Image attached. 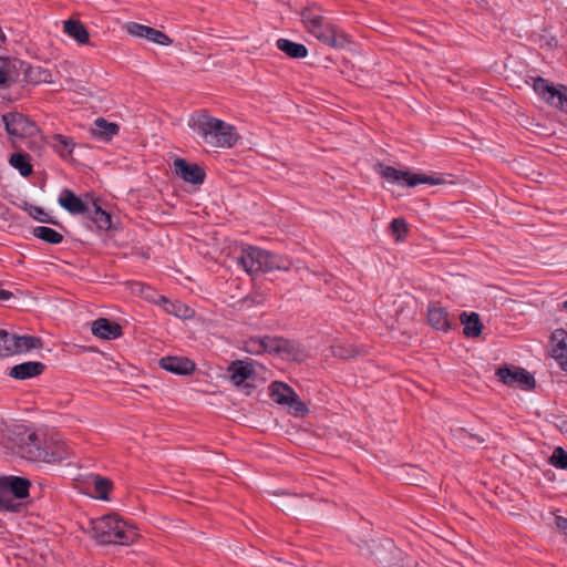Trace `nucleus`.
I'll list each match as a JSON object with an SVG mask.
<instances>
[{"label": "nucleus", "instance_id": "1", "mask_svg": "<svg viewBox=\"0 0 567 567\" xmlns=\"http://www.w3.org/2000/svg\"><path fill=\"white\" fill-rule=\"evenodd\" d=\"M188 126L206 144L214 147L231 148L238 141L235 126L210 116L206 111L192 114Z\"/></svg>", "mask_w": 567, "mask_h": 567}, {"label": "nucleus", "instance_id": "2", "mask_svg": "<svg viewBox=\"0 0 567 567\" xmlns=\"http://www.w3.org/2000/svg\"><path fill=\"white\" fill-rule=\"evenodd\" d=\"M92 537L102 545H130L137 537L135 528L116 515H105L91 520Z\"/></svg>", "mask_w": 567, "mask_h": 567}, {"label": "nucleus", "instance_id": "3", "mask_svg": "<svg viewBox=\"0 0 567 567\" xmlns=\"http://www.w3.org/2000/svg\"><path fill=\"white\" fill-rule=\"evenodd\" d=\"M306 30L331 49L341 50L352 43L351 37L342 29L331 23L326 17L310 24Z\"/></svg>", "mask_w": 567, "mask_h": 567}, {"label": "nucleus", "instance_id": "4", "mask_svg": "<svg viewBox=\"0 0 567 567\" xmlns=\"http://www.w3.org/2000/svg\"><path fill=\"white\" fill-rule=\"evenodd\" d=\"M10 64L14 68V80L10 81L6 85H1V89H7L12 86L13 84L21 81V75H23V81L31 84H40V83H51L52 82V73L40 65H31L30 63L19 60V59H10Z\"/></svg>", "mask_w": 567, "mask_h": 567}, {"label": "nucleus", "instance_id": "5", "mask_svg": "<svg viewBox=\"0 0 567 567\" xmlns=\"http://www.w3.org/2000/svg\"><path fill=\"white\" fill-rule=\"evenodd\" d=\"M495 375L509 388H519L520 390H535L536 388L534 375L518 365L504 363L496 369Z\"/></svg>", "mask_w": 567, "mask_h": 567}, {"label": "nucleus", "instance_id": "6", "mask_svg": "<svg viewBox=\"0 0 567 567\" xmlns=\"http://www.w3.org/2000/svg\"><path fill=\"white\" fill-rule=\"evenodd\" d=\"M533 89L548 105L567 113V86H556L543 76H537L534 79Z\"/></svg>", "mask_w": 567, "mask_h": 567}, {"label": "nucleus", "instance_id": "7", "mask_svg": "<svg viewBox=\"0 0 567 567\" xmlns=\"http://www.w3.org/2000/svg\"><path fill=\"white\" fill-rule=\"evenodd\" d=\"M270 355L285 361L303 362L308 358V351L296 340L272 336Z\"/></svg>", "mask_w": 567, "mask_h": 567}, {"label": "nucleus", "instance_id": "8", "mask_svg": "<svg viewBox=\"0 0 567 567\" xmlns=\"http://www.w3.org/2000/svg\"><path fill=\"white\" fill-rule=\"evenodd\" d=\"M236 259L245 272L249 276H257L264 274L266 249L248 244L241 245Z\"/></svg>", "mask_w": 567, "mask_h": 567}, {"label": "nucleus", "instance_id": "9", "mask_svg": "<svg viewBox=\"0 0 567 567\" xmlns=\"http://www.w3.org/2000/svg\"><path fill=\"white\" fill-rule=\"evenodd\" d=\"M2 122L8 135L23 138L34 135L39 128L37 124L20 112H8L2 115Z\"/></svg>", "mask_w": 567, "mask_h": 567}, {"label": "nucleus", "instance_id": "10", "mask_svg": "<svg viewBox=\"0 0 567 567\" xmlns=\"http://www.w3.org/2000/svg\"><path fill=\"white\" fill-rule=\"evenodd\" d=\"M378 173L388 183L399 186L414 187L420 184H425L424 174H413L410 172L400 171L393 166L382 163L378 165Z\"/></svg>", "mask_w": 567, "mask_h": 567}, {"label": "nucleus", "instance_id": "11", "mask_svg": "<svg viewBox=\"0 0 567 567\" xmlns=\"http://www.w3.org/2000/svg\"><path fill=\"white\" fill-rule=\"evenodd\" d=\"M258 369H262V365L252 359L235 360L228 365L227 375L235 386H239L248 380H255Z\"/></svg>", "mask_w": 567, "mask_h": 567}, {"label": "nucleus", "instance_id": "12", "mask_svg": "<svg viewBox=\"0 0 567 567\" xmlns=\"http://www.w3.org/2000/svg\"><path fill=\"white\" fill-rule=\"evenodd\" d=\"M19 449L24 457L33 461H41L47 457L48 451L43 450V435L37 431L27 430L24 433H19Z\"/></svg>", "mask_w": 567, "mask_h": 567}, {"label": "nucleus", "instance_id": "13", "mask_svg": "<svg viewBox=\"0 0 567 567\" xmlns=\"http://www.w3.org/2000/svg\"><path fill=\"white\" fill-rule=\"evenodd\" d=\"M173 167L175 174L185 183L202 185L205 182L206 172L199 164L177 157L173 162Z\"/></svg>", "mask_w": 567, "mask_h": 567}, {"label": "nucleus", "instance_id": "14", "mask_svg": "<svg viewBox=\"0 0 567 567\" xmlns=\"http://www.w3.org/2000/svg\"><path fill=\"white\" fill-rule=\"evenodd\" d=\"M58 204L70 215H82L85 217L86 213H89L91 198H86L84 196L83 199L81 196H78L72 189L63 188L58 197Z\"/></svg>", "mask_w": 567, "mask_h": 567}, {"label": "nucleus", "instance_id": "15", "mask_svg": "<svg viewBox=\"0 0 567 567\" xmlns=\"http://www.w3.org/2000/svg\"><path fill=\"white\" fill-rule=\"evenodd\" d=\"M126 31L133 37L146 39L150 42L163 47H167L173 43V40L161 30L137 22H128L126 24Z\"/></svg>", "mask_w": 567, "mask_h": 567}, {"label": "nucleus", "instance_id": "16", "mask_svg": "<svg viewBox=\"0 0 567 567\" xmlns=\"http://www.w3.org/2000/svg\"><path fill=\"white\" fill-rule=\"evenodd\" d=\"M86 198H91V205L89 213L85 215V219L92 223L95 228L100 231H110L113 229L112 216L110 213L104 210L100 204L99 198H95L92 194L86 193Z\"/></svg>", "mask_w": 567, "mask_h": 567}, {"label": "nucleus", "instance_id": "17", "mask_svg": "<svg viewBox=\"0 0 567 567\" xmlns=\"http://www.w3.org/2000/svg\"><path fill=\"white\" fill-rule=\"evenodd\" d=\"M427 326L441 332H449L457 327L446 308L436 306L435 303L427 305Z\"/></svg>", "mask_w": 567, "mask_h": 567}, {"label": "nucleus", "instance_id": "18", "mask_svg": "<svg viewBox=\"0 0 567 567\" xmlns=\"http://www.w3.org/2000/svg\"><path fill=\"white\" fill-rule=\"evenodd\" d=\"M269 395L275 403L286 406L295 416L302 417L309 412L306 402L299 399L297 392H269Z\"/></svg>", "mask_w": 567, "mask_h": 567}, {"label": "nucleus", "instance_id": "19", "mask_svg": "<svg viewBox=\"0 0 567 567\" xmlns=\"http://www.w3.org/2000/svg\"><path fill=\"white\" fill-rule=\"evenodd\" d=\"M43 450L48 451L49 454L41 458L43 462L62 461L71 454L70 446L63 440L47 434H43Z\"/></svg>", "mask_w": 567, "mask_h": 567}, {"label": "nucleus", "instance_id": "20", "mask_svg": "<svg viewBox=\"0 0 567 567\" xmlns=\"http://www.w3.org/2000/svg\"><path fill=\"white\" fill-rule=\"evenodd\" d=\"M158 364L162 369L177 375L190 374L196 368L195 362L187 357L177 355L163 357L159 359Z\"/></svg>", "mask_w": 567, "mask_h": 567}, {"label": "nucleus", "instance_id": "21", "mask_svg": "<svg viewBox=\"0 0 567 567\" xmlns=\"http://www.w3.org/2000/svg\"><path fill=\"white\" fill-rule=\"evenodd\" d=\"M92 334L103 340H115L123 334L122 326L107 318H97L91 324Z\"/></svg>", "mask_w": 567, "mask_h": 567}, {"label": "nucleus", "instance_id": "22", "mask_svg": "<svg viewBox=\"0 0 567 567\" xmlns=\"http://www.w3.org/2000/svg\"><path fill=\"white\" fill-rule=\"evenodd\" d=\"M550 341L554 346L553 357L560 368L567 372V330L563 328L554 330Z\"/></svg>", "mask_w": 567, "mask_h": 567}, {"label": "nucleus", "instance_id": "23", "mask_svg": "<svg viewBox=\"0 0 567 567\" xmlns=\"http://www.w3.org/2000/svg\"><path fill=\"white\" fill-rule=\"evenodd\" d=\"M45 368L40 361H25L10 368L8 374L16 380H28L42 374Z\"/></svg>", "mask_w": 567, "mask_h": 567}, {"label": "nucleus", "instance_id": "24", "mask_svg": "<svg viewBox=\"0 0 567 567\" xmlns=\"http://www.w3.org/2000/svg\"><path fill=\"white\" fill-rule=\"evenodd\" d=\"M48 145L62 158L63 161H72V154L78 145L73 137L63 134H53L48 141Z\"/></svg>", "mask_w": 567, "mask_h": 567}, {"label": "nucleus", "instance_id": "25", "mask_svg": "<svg viewBox=\"0 0 567 567\" xmlns=\"http://www.w3.org/2000/svg\"><path fill=\"white\" fill-rule=\"evenodd\" d=\"M156 303L162 306L168 315H173L179 319H190L195 313L186 303L179 300H171L165 296H159Z\"/></svg>", "mask_w": 567, "mask_h": 567}, {"label": "nucleus", "instance_id": "26", "mask_svg": "<svg viewBox=\"0 0 567 567\" xmlns=\"http://www.w3.org/2000/svg\"><path fill=\"white\" fill-rule=\"evenodd\" d=\"M1 486H6L10 495L14 498H25L29 496L31 483L28 478L19 476H8L1 478Z\"/></svg>", "mask_w": 567, "mask_h": 567}, {"label": "nucleus", "instance_id": "27", "mask_svg": "<svg viewBox=\"0 0 567 567\" xmlns=\"http://www.w3.org/2000/svg\"><path fill=\"white\" fill-rule=\"evenodd\" d=\"M292 266L293 262L288 256L266 250L264 274L272 271H289Z\"/></svg>", "mask_w": 567, "mask_h": 567}, {"label": "nucleus", "instance_id": "28", "mask_svg": "<svg viewBox=\"0 0 567 567\" xmlns=\"http://www.w3.org/2000/svg\"><path fill=\"white\" fill-rule=\"evenodd\" d=\"M461 323L463 324V334L467 338H477L482 334L483 331V322L477 312L463 311L460 315Z\"/></svg>", "mask_w": 567, "mask_h": 567}, {"label": "nucleus", "instance_id": "29", "mask_svg": "<svg viewBox=\"0 0 567 567\" xmlns=\"http://www.w3.org/2000/svg\"><path fill=\"white\" fill-rule=\"evenodd\" d=\"M272 336H254L244 341V350L252 355L270 354Z\"/></svg>", "mask_w": 567, "mask_h": 567}, {"label": "nucleus", "instance_id": "30", "mask_svg": "<svg viewBox=\"0 0 567 567\" xmlns=\"http://www.w3.org/2000/svg\"><path fill=\"white\" fill-rule=\"evenodd\" d=\"M90 132L92 136L107 142L118 134L120 126L116 123L106 121L104 117H97Z\"/></svg>", "mask_w": 567, "mask_h": 567}, {"label": "nucleus", "instance_id": "31", "mask_svg": "<svg viewBox=\"0 0 567 567\" xmlns=\"http://www.w3.org/2000/svg\"><path fill=\"white\" fill-rule=\"evenodd\" d=\"M276 47L291 59H302L308 55V49L305 44L293 42L289 39H278L276 41Z\"/></svg>", "mask_w": 567, "mask_h": 567}, {"label": "nucleus", "instance_id": "32", "mask_svg": "<svg viewBox=\"0 0 567 567\" xmlns=\"http://www.w3.org/2000/svg\"><path fill=\"white\" fill-rule=\"evenodd\" d=\"M64 32L79 44H86L90 41V34L85 25L79 20H68L64 22Z\"/></svg>", "mask_w": 567, "mask_h": 567}, {"label": "nucleus", "instance_id": "33", "mask_svg": "<svg viewBox=\"0 0 567 567\" xmlns=\"http://www.w3.org/2000/svg\"><path fill=\"white\" fill-rule=\"evenodd\" d=\"M323 8L318 2H309L300 10L301 22L306 28L324 18Z\"/></svg>", "mask_w": 567, "mask_h": 567}, {"label": "nucleus", "instance_id": "34", "mask_svg": "<svg viewBox=\"0 0 567 567\" xmlns=\"http://www.w3.org/2000/svg\"><path fill=\"white\" fill-rule=\"evenodd\" d=\"M32 235L50 245H59L63 241V235L48 226H37L32 229Z\"/></svg>", "mask_w": 567, "mask_h": 567}, {"label": "nucleus", "instance_id": "35", "mask_svg": "<svg viewBox=\"0 0 567 567\" xmlns=\"http://www.w3.org/2000/svg\"><path fill=\"white\" fill-rule=\"evenodd\" d=\"M9 163L12 167L18 169L23 177L30 176L33 172L30 157L25 153H13L10 156Z\"/></svg>", "mask_w": 567, "mask_h": 567}, {"label": "nucleus", "instance_id": "36", "mask_svg": "<svg viewBox=\"0 0 567 567\" xmlns=\"http://www.w3.org/2000/svg\"><path fill=\"white\" fill-rule=\"evenodd\" d=\"M457 184V176L451 173L427 172V186H453Z\"/></svg>", "mask_w": 567, "mask_h": 567}, {"label": "nucleus", "instance_id": "37", "mask_svg": "<svg viewBox=\"0 0 567 567\" xmlns=\"http://www.w3.org/2000/svg\"><path fill=\"white\" fill-rule=\"evenodd\" d=\"M16 354V333L0 329V358Z\"/></svg>", "mask_w": 567, "mask_h": 567}, {"label": "nucleus", "instance_id": "38", "mask_svg": "<svg viewBox=\"0 0 567 567\" xmlns=\"http://www.w3.org/2000/svg\"><path fill=\"white\" fill-rule=\"evenodd\" d=\"M42 347V340L34 336H19L16 334V354L28 352L32 349Z\"/></svg>", "mask_w": 567, "mask_h": 567}, {"label": "nucleus", "instance_id": "39", "mask_svg": "<svg viewBox=\"0 0 567 567\" xmlns=\"http://www.w3.org/2000/svg\"><path fill=\"white\" fill-rule=\"evenodd\" d=\"M24 212L34 220L42 224H52L58 226L59 223L52 218L42 207L25 203L23 207Z\"/></svg>", "mask_w": 567, "mask_h": 567}, {"label": "nucleus", "instance_id": "40", "mask_svg": "<svg viewBox=\"0 0 567 567\" xmlns=\"http://www.w3.org/2000/svg\"><path fill=\"white\" fill-rule=\"evenodd\" d=\"M331 350H332V354L336 358H340L343 360L353 358L358 353L357 350L351 344H343V343L333 344L331 347Z\"/></svg>", "mask_w": 567, "mask_h": 567}, {"label": "nucleus", "instance_id": "41", "mask_svg": "<svg viewBox=\"0 0 567 567\" xmlns=\"http://www.w3.org/2000/svg\"><path fill=\"white\" fill-rule=\"evenodd\" d=\"M390 228L393 236H395L396 241H401L405 238L408 233V224L403 218L392 219L390 223Z\"/></svg>", "mask_w": 567, "mask_h": 567}, {"label": "nucleus", "instance_id": "42", "mask_svg": "<svg viewBox=\"0 0 567 567\" xmlns=\"http://www.w3.org/2000/svg\"><path fill=\"white\" fill-rule=\"evenodd\" d=\"M113 484L107 478L96 477L94 481V488L101 499H107L109 493L111 492Z\"/></svg>", "mask_w": 567, "mask_h": 567}, {"label": "nucleus", "instance_id": "43", "mask_svg": "<svg viewBox=\"0 0 567 567\" xmlns=\"http://www.w3.org/2000/svg\"><path fill=\"white\" fill-rule=\"evenodd\" d=\"M550 464L556 468H567V452L563 447H556L550 456Z\"/></svg>", "mask_w": 567, "mask_h": 567}, {"label": "nucleus", "instance_id": "44", "mask_svg": "<svg viewBox=\"0 0 567 567\" xmlns=\"http://www.w3.org/2000/svg\"><path fill=\"white\" fill-rule=\"evenodd\" d=\"M293 386H297L300 390H308L309 389L308 385H302L301 383H299L298 380L290 379V383H286V382H282V381H272L268 385L267 390H271V391H275V390H293Z\"/></svg>", "mask_w": 567, "mask_h": 567}, {"label": "nucleus", "instance_id": "45", "mask_svg": "<svg viewBox=\"0 0 567 567\" xmlns=\"http://www.w3.org/2000/svg\"><path fill=\"white\" fill-rule=\"evenodd\" d=\"M538 43H539L540 48H548V49H555L558 45L556 38L553 35H548V34H542L539 37Z\"/></svg>", "mask_w": 567, "mask_h": 567}, {"label": "nucleus", "instance_id": "46", "mask_svg": "<svg viewBox=\"0 0 567 567\" xmlns=\"http://www.w3.org/2000/svg\"><path fill=\"white\" fill-rule=\"evenodd\" d=\"M556 526L557 528L563 532L565 535H567V518L563 516L556 517Z\"/></svg>", "mask_w": 567, "mask_h": 567}, {"label": "nucleus", "instance_id": "47", "mask_svg": "<svg viewBox=\"0 0 567 567\" xmlns=\"http://www.w3.org/2000/svg\"><path fill=\"white\" fill-rule=\"evenodd\" d=\"M557 426L560 433L567 437V419L561 420Z\"/></svg>", "mask_w": 567, "mask_h": 567}, {"label": "nucleus", "instance_id": "48", "mask_svg": "<svg viewBox=\"0 0 567 567\" xmlns=\"http://www.w3.org/2000/svg\"><path fill=\"white\" fill-rule=\"evenodd\" d=\"M0 41H1V42H4V41H6V35H4V33H3V31H2V29H1V28H0Z\"/></svg>", "mask_w": 567, "mask_h": 567}, {"label": "nucleus", "instance_id": "49", "mask_svg": "<svg viewBox=\"0 0 567 567\" xmlns=\"http://www.w3.org/2000/svg\"><path fill=\"white\" fill-rule=\"evenodd\" d=\"M561 309L567 311V299L561 303Z\"/></svg>", "mask_w": 567, "mask_h": 567}]
</instances>
